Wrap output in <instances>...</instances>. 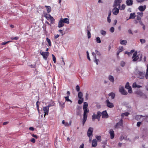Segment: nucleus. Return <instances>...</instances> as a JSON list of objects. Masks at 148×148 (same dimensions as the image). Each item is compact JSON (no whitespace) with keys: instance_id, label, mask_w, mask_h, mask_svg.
Here are the masks:
<instances>
[{"instance_id":"obj_54","label":"nucleus","mask_w":148,"mask_h":148,"mask_svg":"<svg viewBox=\"0 0 148 148\" xmlns=\"http://www.w3.org/2000/svg\"><path fill=\"white\" fill-rule=\"evenodd\" d=\"M86 53H87V58L89 60H90V59L89 57V53H88V51H87Z\"/></svg>"},{"instance_id":"obj_6","label":"nucleus","mask_w":148,"mask_h":148,"mask_svg":"<svg viewBox=\"0 0 148 148\" xmlns=\"http://www.w3.org/2000/svg\"><path fill=\"white\" fill-rule=\"evenodd\" d=\"M122 0H115L113 6V7L120 6V4Z\"/></svg>"},{"instance_id":"obj_43","label":"nucleus","mask_w":148,"mask_h":148,"mask_svg":"<svg viewBox=\"0 0 148 148\" xmlns=\"http://www.w3.org/2000/svg\"><path fill=\"white\" fill-rule=\"evenodd\" d=\"M49 20H50V22L51 23L53 24L54 23L55 19H54L53 17L51 16Z\"/></svg>"},{"instance_id":"obj_47","label":"nucleus","mask_w":148,"mask_h":148,"mask_svg":"<svg viewBox=\"0 0 148 148\" xmlns=\"http://www.w3.org/2000/svg\"><path fill=\"white\" fill-rule=\"evenodd\" d=\"M94 62L96 63V64L97 65L98 64V62L99 61V60L97 59L96 58H94Z\"/></svg>"},{"instance_id":"obj_25","label":"nucleus","mask_w":148,"mask_h":148,"mask_svg":"<svg viewBox=\"0 0 148 148\" xmlns=\"http://www.w3.org/2000/svg\"><path fill=\"white\" fill-rule=\"evenodd\" d=\"M135 17L136 15L135 13H132L130 14L129 19H134L135 18Z\"/></svg>"},{"instance_id":"obj_13","label":"nucleus","mask_w":148,"mask_h":148,"mask_svg":"<svg viewBox=\"0 0 148 148\" xmlns=\"http://www.w3.org/2000/svg\"><path fill=\"white\" fill-rule=\"evenodd\" d=\"M97 141L96 139H94L92 141V146L95 147L97 145Z\"/></svg>"},{"instance_id":"obj_4","label":"nucleus","mask_w":148,"mask_h":148,"mask_svg":"<svg viewBox=\"0 0 148 148\" xmlns=\"http://www.w3.org/2000/svg\"><path fill=\"white\" fill-rule=\"evenodd\" d=\"M119 91L123 95H126L127 94V92L124 90V87L122 86L120 87Z\"/></svg>"},{"instance_id":"obj_2","label":"nucleus","mask_w":148,"mask_h":148,"mask_svg":"<svg viewBox=\"0 0 148 148\" xmlns=\"http://www.w3.org/2000/svg\"><path fill=\"white\" fill-rule=\"evenodd\" d=\"M137 53V52L136 51L133 53L132 57L133 61L135 62L138 60L140 61L141 60L142 57V54H138Z\"/></svg>"},{"instance_id":"obj_38","label":"nucleus","mask_w":148,"mask_h":148,"mask_svg":"<svg viewBox=\"0 0 148 148\" xmlns=\"http://www.w3.org/2000/svg\"><path fill=\"white\" fill-rule=\"evenodd\" d=\"M46 40L47 42H48L49 46H51V42L50 40V39L48 38H47L46 39Z\"/></svg>"},{"instance_id":"obj_59","label":"nucleus","mask_w":148,"mask_h":148,"mask_svg":"<svg viewBox=\"0 0 148 148\" xmlns=\"http://www.w3.org/2000/svg\"><path fill=\"white\" fill-rule=\"evenodd\" d=\"M92 55L93 56L94 58H96V55L95 53L94 52H92Z\"/></svg>"},{"instance_id":"obj_5","label":"nucleus","mask_w":148,"mask_h":148,"mask_svg":"<svg viewBox=\"0 0 148 148\" xmlns=\"http://www.w3.org/2000/svg\"><path fill=\"white\" fill-rule=\"evenodd\" d=\"M106 103L107 106L109 108H113L114 106L113 104L110 102L108 99H107L106 101Z\"/></svg>"},{"instance_id":"obj_56","label":"nucleus","mask_w":148,"mask_h":148,"mask_svg":"<svg viewBox=\"0 0 148 148\" xmlns=\"http://www.w3.org/2000/svg\"><path fill=\"white\" fill-rule=\"evenodd\" d=\"M101 114V113L100 112L98 111L97 112V114L99 117H100Z\"/></svg>"},{"instance_id":"obj_40","label":"nucleus","mask_w":148,"mask_h":148,"mask_svg":"<svg viewBox=\"0 0 148 148\" xmlns=\"http://www.w3.org/2000/svg\"><path fill=\"white\" fill-rule=\"evenodd\" d=\"M64 98L65 99V100L67 101H70L71 103H72V101L69 99V96L66 97H65Z\"/></svg>"},{"instance_id":"obj_60","label":"nucleus","mask_w":148,"mask_h":148,"mask_svg":"<svg viewBox=\"0 0 148 148\" xmlns=\"http://www.w3.org/2000/svg\"><path fill=\"white\" fill-rule=\"evenodd\" d=\"M30 141L33 143H34L35 142V140L34 138H32L31 139Z\"/></svg>"},{"instance_id":"obj_30","label":"nucleus","mask_w":148,"mask_h":148,"mask_svg":"<svg viewBox=\"0 0 148 148\" xmlns=\"http://www.w3.org/2000/svg\"><path fill=\"white\" fill-rule=\"evenodd\" d=\"M123 139L125 140H128L129 139H127V137L125 136H121L120 137V140L121 141Z\"/></svg>"},{"instance_id":"obj_16","label":"nucleus","mask_w":148,"mask_h":148,"mask_svg":"<svg viewBox=\"0 0 148 148\" xmlns=\"http://www.w3.org/2000/svg\"><path fill=\"white\" fill-rule=\"evenodd\" d=\"M146 8V6L145 5H144V6H140L138 7V9L140 11L143 12L145 10Z\"/></svg>"},{"instance_id":"obj_51","label":"nucleus","mask_w":148,"mask_h":148,"mask_svg":"<svg viewBox=\"0 0 148 148\" xmlns=\"http://www.w3.org/2000/svg\"><path fill=\"white\" fill-rule=\"evenodd\" d=\"M76 90L77 92H79L80 90V88L79 86L77 85L76 87Z\"/></svg>"},{"instance_id":"obj_52","label":"nucleus","mask_w":148,"mask_h":148,"mask_svg":"<svg viewBox=\"0 0 148 148\" xmlns=\"http://www.w3.org/2000/svg\"><path fill=\"white\" fill-rule=\"evenodd\" d=\"M96 138L99 141H101V137L100 136H96Z\"/></svg>"},{"instance_id":"obj_11","label":"nucleus","mask_w":148,"mask_h":148,"mask_svg":"<svg viewBox=\"0 0 148 148\" xmlns=\"http://www.w3.org/2000/svg\"><path fill=\"white\" fill-rule=\"evenodd\" d=\"M114 7L112 10V12L114 15H117L119 13V9L116 7Z\"/></svg>"},{"instance_id":"obj_19","label":"nucleus","mask_w":148,"mask_h":148,"mask_svg":"<svg viewBox=\"0 0 148 148\" xmlns=\"http://www.w3.org/2000/svg\"><path fill=\"white\" fill-rule=\"evenodd\" d=\"M109 133L111 139H113L114 138V131L112 130H110Z\"/></svg>"},{"instance_id":"obj_21","label":"nucleus","mask_w":148,"mask_h":148,"mask_svg":"<svg viewBox=\"0 0 148 148\" xmlns=\"http://www.w3.org/2000/svg\"><path fill=\"white\" fill-rule=\"evenodd\" d=\"M120 43L121 45H125L127 44V41L126 40H120Z\"/></svg>"},{"instance_id":"obj_27","label":"nucleus","mask_w":148,"mask_h":148,"mask_svg":"<svg viewBox=\"0 0 148 148\" xmlns=\"http://www.w3.org/2000/svg\"><path fill=\"white\" fill-rule=\"evenodd\" d=\"M78 96L79 99L83 98L82 97L83 94L81 92H79L78 94Z\"/></svg>"},{"instance_id":"obj_32","label":"nucleus","mask_w":148,"mask_h":148,"mask_svg":"<svg viewBox=\"0 0 148 148\" xmlns=\"http://www.w3.org/2000/svg\"><path fill=\"white\" fill-rule=\"evenodd\" d=\"M146 72L145 75V77L146 79H147L148 77V64L147 66Z\"/></svg>"},{"instance_id":"obj_17","label":"nucleus","mask_w":148,"mask_h":148,"mask_svg":"<svg viewBox=\"0 0 148 148\" xmlns=\"http://www.w3.org/2000/svg\"><path fill=\"white\" fill-rule=\"evenodd\" d=\"M64 25V23H63V21H62L61 19H60L58 22V27L59 28H60L63 27Z\"/></svg>"},{"instance_id":"obj_63","label":"nucleus","mask_w":148,"mask_h":148,"mask_svg":"<svg viewBox=\"0 0 148 148\" xmlns=\"http://www.w3.org/2000/svg\"><path fill=\"white\" fill-rule=\"evenodd\" d=\"M141 124V122H138L137 124V126L139 127L140 126Z\"/></svg>"},{"instance_id":"obj_57","label":"nucleus","mask_w":148,"mask_h":148,"mask_svg":"<svg viewBox=\"0 0 148 148\" xmlns=\"http://www.w3.org/2000/svg\"><path fill=\"white\" fill-rule=\"evenodd\" d=\"M36 104L37 108H39L40 103L38 101H37L36 103Z\"/></svg>"},{"instance_id":"obj_34","label":"nucleus","mask_w":148,"mask_h":148,"mask_svg":"<svg viewBox=\"0 0 148 148\" xmlns=\"http://www.w3.org/2000/svg\"><path fill=\"white\" fill-rule=\"evenodd\" d=\"M109 96H110L111 97V98L112 99H114V98L115 96V95L114 93L113 92H111V93H110L109 94Z\"/></svg>"},{"instance_id":"obj_35","label":"nucleus","mask_w":148,"mask_h":148,"mask_svg":"<svg viewBox=\"0 0 148 148\" xmlns=\"http://www.w3.org/2000/svg\"><path fill=\"white\" fill-rule=\"evenodd\" d=\"M129 114V113L128 112H126L124 113H123L121 114V116L123 118L125 116H127Z\"/></svg>"},{"instance_id":"obj_36","label":"nucleus","mask_w":148,"mask_h":148,"mask_svg":"<svg viewBox=\"0 0 148 148\" xmlns=\"http://www.w3.org/2000/svg\"><path fill=\"white\" fill-rule=\"evenodd\" d=\"M100 33L101 35L103 36H105L106 34V32L103 30H101L100 31Z\"/></svg>"},{"instance_id":"obj_33","label":"nucleus","mask_w":148,"mask_h":148,"mask_svg":"<svg viewBox=\"0 0 148 148\" xmlns=\"http://www.w3.org/2000/svg\"><path fill=\"white\" fill-rule=\"evenodd\" d=\"M55 103L53 101H52L47 106L49 108L50 107L54 106L55 105Z\"/></svg>"},{"instance_id":"obj_26","label":"nucleus","mask_w":148,"mask_h":148,"mask_svg":"<svg viewBox=\"0 0 148 148\" xmlns=\"http://www.w3.org/2000/svg\"><path fill=\"white\" fill-rule=\"evenodd\" d=\"M136 93L139 96H142L143 95L142 92L139 90L137 91L136 92Z\"/></svg>"},{"instance_id":"obj_41","label":"nucleus","mask_w":148,"mask_h":148,"mask_svg":"<svg viewBox=\"0 0 148 148\" xmlns=\"http://www.w3.org/2000/svg\"><path fill=\"white\" fill-rule=\"evenodd\" d=\"M87 36L88 39L90 38L91 36V33L88 30H87Z\"/></svg>"},{"instance_id":"obj_12","label":"nucleus","mask_w":148,"mask_h":148,"mask_svg":"<svg viewBox=\"0 0 148 148\" xmlns=\"http://www.w3.org/2000/svg\"><path fill=\"white\" fill-rule=\"evenodd\" d=\"M102 117L103 118H107L108 117V115L106 111L105 110L102 112L101 113Z\"/></svg>"},{"instance_id":"obj_28","label":"nucleus","mask_w":148,"mask_h":148,"mask_svg":"<svg viewBox=\"0 0 148 148\" xmlns=\"http://www.w3.org/2000/svg\"><path fill=\"white\" fill-rule=\"evenodd\" d=\"M125 5L124 4L122 5L121 6H120H120H118V8H119V9L121 10H124L125 9Z\"/></svg>"},{"instance_id":"obj_64","label":"nucleus","mask_w":148,"mask_h":148,"mask_svg":"<svg viewBox=\"0 0 148 148\" xmlns=\"http://www.w3.org/2000/svg\"><path fill=\"white\" fill-rule=\"evenodd\" d=\"M79 148H84V145L83 144H82L80 146Z\"/></svg>"},{"instance_id":"obj_1","label":"nucleus","mask_w":148,"mask_h":148,"mask_svg":"<svg viewBox=\"0 0 148 148\" xmlns=\"http://www.w3.org/2000/svg\"><path fill=\"white\" fill-rule=\"evenodd\" d=\"M88 106V104L86 102H85L84 103V105L83 106V110L84 111L83 117L82 121L83 125H84L87 120L88 116V113L89 112V110L87 108Z\"/></svg>"},{"instance_id":"obj_18","label":"nucleus","mask_w":148,"mask_h":148,"mask_svg":"<svg viewBox=\"0 0 148 148\" xmlns=\"http://www.w3.org/2000/svg\"><path fill=\"white\" fill-rule=\"evenodd\" d=\"M60 19L63 21L64 23L66 24H69V19L67 18H61Z\"/></svg>"},{"instance_id":"obj_48","label":"nucleus","mask_w":148,"mask_h":148,"mask_svg":"<svg viewBox=\"0 0 148 148\" xmlns=\"http://www.w3.org/2000/svg\"><path fill=\"white\" fill-rule=\"evenodd\" d=\"M140 40L142 44L144 43L146 41L145 39H140Z\"/></svg>"},{"instance_id":"obj_45","label":"nucleus","mask_w":148,"mask_h":148,"mask_svg":"<svg viewBox=\"0 0 148 148\" xmlns=\"http://www.w3.org/2000/svg\"><path fill=\"white\" fill-rule=\"evenodd\" d=\"M125 88L127 89L131 88V87L130 86L129 83L128 82H127L126 83L125 86Z\"/></svg>"},{"instance_id":"obj_61","label":"nucleus","mask_w":148,"mask_h":148,"mask_svg":"<svg viewBox=\"0 0 148 148\" xmlns=\"http://www.w3.org/2000/svg\"><path fill=\"white\" fill-rule=\"evenodd\" d=\"M60 35L58 34H57L55 36L54 38L55 39H57L59 37Z\"/></svg>"},{"instance_id":"obj_7","label":"nucleus","mask_w":148,"mask_h":148,"mask_svg":"<svg viewBox=\"0 0 148 148\" xmlns=\"http://www.w3.org/2000/svg\"><path fill=\"white\" fill-rule=\"evenodd\" d=\"M123 127V119H121L120 121L117 123L115 126L116 128H121Z\"/></svg>"},{"instance_id":"obj_55","label":"nucleus","mask_w":148,"mask_h":148,"mask_svg":"<svg viewBox=\"0 0 148 148\" xmlns=\"http://www.w3.org/2000/svg\"><path fill=\"white\" fill-rule=\"evenodd\" d=\"M128 89V92L129 93H132V91L131 87Z\"/></svg>"},{"instance_id":"obj_53","label":"nucleus","mask_w":148,"mask_h":148,"mask_svg":"<svg viewBox=\"0 0 148 148\" xmlns=\"http://www.w3.org/2000/svg\"><path fill=\"white\" fill-rule=\"evenodd\" d=\"M114 27H112L110 29V31L112 33L114 32Z\"/></svg>"},{"instance_id":"obj_14","label":"nucleus","mask_w":148,"mask_h":148,"mask_svg":"<svg viewBox=\"0 0 148 148\" xmlns=\"http://www.w3.org/2000/svg\"><path fill=\"white\" fill-rule=\"evenodd\" d=\"M138 77L140 79H143L144 77V73L141 71H139L138 73Z\"/></svg>"},{"instance_id":"obj_62","label":"nucleus","mask_w":148,"mask_h":148,"mask_svg":"<svg viewBox=\"0 0 148 148\" xmlns=\"http://www.w3.org/2000/svg\"><path fill=\"white\" fill-rule=\"evenodd\" d=\"M110 17H107V21L109 23H110L111 22V19L110 18Z\"/></svg>"},{"instance_id":"obj_39","label":"nucleus","mask_w":148,"mask_h":148,"mask_svg":"<svg viewBox=\"0 0 148 148\" xmlns=\"http://www.w3.org/2000/svg\"><path fill=\"white\" fill-rule=\"evenodd\" d=\"M96 42L97 43H100L101 42L100 38L99 37H97L96 38Z\"/></svg>"},{"instance_id":"obj_31","label":"nucleus","mask_w":148,"mask_h":148,"mask_svg":"<svg viewBox=\"0 0 148 148\" xmlns=\"http://www.w3.org/2000/svg\"><path fill=\"white\" fill-rule=\"evenodd\" d=\"M98 117L97 114H94L92 116V119L93 121H94L95 119L96 118H98Z\"/></svg>"},{"instance_id":"obj_24","label":"nucleus","mask_w":148,"mask_h":148,"mask_svg":"<svg viewBox=\"0 0 148 148\" xmlns=\"http://www.w3.org/2000/svg\"><path fill=\"white\" fill-rule=\"evenodd\" d=\"M132 87L134 88H141L142 86L137 85L136 82H134L133 84Z\"/></svg>"},{"instance_id":"obj_46","label":"nucleus","mask_w":148,"mask_h":148,"mask_svg":"<svg viewBox=\"0 0 148 148\" xmlns=\"http://www.w3.org/2000/svg\"><path fill=\"white\" fill-rule=\"evenodd\" d=\"M53 58V60L54 62V63H56V59L55 56L53 54L52 55Z\"/></svg>"},{"instance_id":"obj_44","label":"nucleus","mask_w":148,"mask_h":148,"mask_svg":"<svg viewBox=\"0 0 148 148\" xmlns=\"http://www.w3.org/2000/svg\"><path fill=\"white\" fill-rule=\"evenodd\" d=\"M59 105L60 106L61 108L63 109L64 107V103H61L60 102H59Z\"/></svg>"},{"instance_id":"obj_42","label":"nucleus","mask_w":148,"mask_h":148,"mask_svg":"<svg viewBox=\"0 0 148 148\" xmlns=\"http://www.w3.org/2000/svg\"><path fill=\"white\" fill-rule=\"evenodd\" d=\"M84 101V99L82 98L81 99H79L78 101V103L79 104H81Z\"/></svg>"},{"instance_id":"obj_15","label":"nucleus","mask_w":148,"mask_h":148,"mask_svg":"<svg viewBox=\"0 0 148 148\" xmlns=\"http://www.w3.org/2000/svg\"><path fill=\"white\" fill-rule=\"evenodd\" d=\"M71 121H70L69 123L67 122H66L64 120H63L62 121V123L64 124L65 126H69L71 125Z\"/></svg>"},{"instance_id":"obj_49","label":"nucleus","mask_w":148,"mask_h":148,"mask_svg":"<svg viewBox=\"0 0 148 148\" xmlns=\"http://www.w3.org/2000/svg\"><path fill=\"white\" fill-rule=\"evenodd\" d=\"M95 52L97 55L99 56L101 55V52L99 51H98L97 50H96L95 51Z\"/></svg>"},{"instance_id":"obj_9","label":"nucleus","mask_w":148,"mask_h":148,"mask_svg":"<svg viewBox=\"0 0 148 148\" xmlns=\"http://www.w3.org/2000/svg\"><path fill=\"white\" fill-rule=\"evenodd\" d=\"M143 12H138L136 15V19L137 20H140L141 19V18L143 16Z\"/></svg>"},{"instance_id":"obj_8","label":"nucleus","mask_w":148,"mask_h":148,"mask_svg":"<svg viewBox=\"0 0 148 148\" xmlns=\"http://www.w3.org/2000/svg\"><path fill=\"white\" fill-rule=\"evenodd\" d=\"M93 131V129L92 127H90L88 129L87 132V135L89 137H90L92 135Z\"/></svg>"},{"instance_id":"obj_22","label":"nucleus","mask_w":148,"mask_h":148,"mask_svg":"<svg viewBox=\"0 0 148 148\" xmlns=\"http://www.w3.org/2000/svg\"><path fill=\"white\" fill-rule=\"evenodd\" d=\"M108 79L111 82L113 83L114 81V79L112 75H110L108 77Z\"/></svg>"},{"instance_id":"obj_50","label":"nucleus","mask_w":148,"mask_h":148,"mask_svg":"<svg viewBox=\"0 0 148 148\" xmlns=\"http://www.w3.org/2000/svg\"><path fill=\"white\" fill-rule=\"evenodd\" d=\"M125 63L123 61H122L121 62V66H122V67L124 66H125Z\"/></svg>"},{"instance_id":"obj_20","label":"nucleus","mask_w":148,"mask_h":148,"mask_svg":"<svg viewBox=\"0 0 148 148\" xmlns=\"http://www.w3.org/2000/svg\"><path fill=\"white\" fill-rule=\"evenodd\" d=\"M123 50V48L122 46L120 47L118 49L117 52V56H118L119 53Z\"/></svg>"},{"instance_id":"obj_3","label":"nucleus","mask_w":148,"mask_h":148,"mask_svg":"<svg viewBox=\"0 0 148 148\" xmlns=\"http://www.w3.org/2000/svg\"><path fill=\"white\" fill-rule=\"evenodd\" d=\"M40 54L42 56L43 58L46 60L49 55V53L48 52H45L40 51Z\"/></svg>"},{"instance_id":"obj_58","label":"nucleus","mask_w":148,"mask_h":148,"mask_svg":"<svg viewBox=\"0 0 148 148\" xmlns=\"http://www.w3.org/2000/svg\"><path fill=\"white\" fill-rule=\"evenodd\" d=\"M125 53L126 54H127L129 56H130L131 54V52H128L127 51H125Z\"/></svg>"},{"instance_id":"obj_10","label":"nucleus","mask_w":148,"mask_h":148,"mask_svg":"<svg viewBox=\"0 0 148 148\" xmlns=\"http://www.w3.org/2000/svg\"><path fill=\"white\" fill-rule=\"evenodd\" d=\"M49 110V108L47 106L43 107V110L45 113V114L44 115V117H45V115H47L48 114Z\"/></svg>"},{"instance_id":"obj_37","label":"nucleus","mask_w":148,"mask_h":148,"mask_svg":"<svg viewBox=\"0 0 148 148\" xmlns=\"http://www.w3.org/2000/svg\"><path fill=\"white\" fill-rule=\"evenodd\" d=\"M45 17L47 18V20H49L50 19L51 16L49 14H47L45 15Z\"/></svg>"},{"instance_id":"obj_29","label":"nucleus","mask_w":148,"mask_h":148,"mask_svg":"<svg viewBox=\"0 0 148 148\" xmlns=\"http://www.w3.org/2000/svg\"><path fill=\"white\" fill-rule=\"evenodd\" d=\"M45 7L46 8L47 10L48 13H49L51 12V7L49 6H45Z\"/></svg>"},{"instance_id":"obj_23","label":"nucleus","mask_w":148,"mask_h":148,"mask_svg":"<svg viewBox=\"0 0 148 148\" xmlns=\"http://www.w3.org/2000/svg\"><path fill=\"white\" fill-rule=\"evenodd\" d=\"M126 3L127 5H131L133 4L132 0H127L126 1Z\"/></svg>"}]
</instances>
